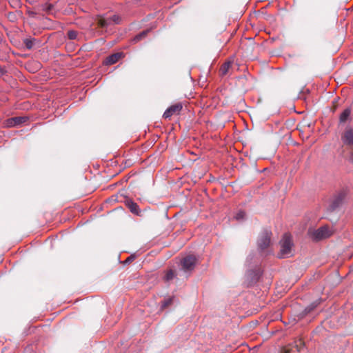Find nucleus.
<instances>
[{"instance_id":"nucleus-16","label":"nucleus","mask_w":353,"mask_h":353,"mask_svg":"<svg viewBox=\"0 0 353 353\" xmlns=\"http://www.w3.org/2000/svg\"><path fill=\"white\" fill-rule=\"evenodd\" d=\"M174 299V296H169L168 298L164 299V300L162 301L161 303V309H164V308L168 307L169 305H170L172 303Z\"/></svg>"},{"instance_id":"nucleus-8","label":"nucleus","mask_w":353,"mask_h":353,"mask_svg":"<svg viewBox=\"0 0 353 353\" xmlns=\"http://www.w3.org/2000/svg\"><path fill=\"white\" fill-rule=\"evenodd\" d=\"M182 108L183 105L181 103H177L172 105L164 112L163 117L164 119H170L172 115L179 114Z\"/></svg>"},{"instance_id":"nucleus-15","label":"nucleus","mask_w":353,"mask_h":353,"mask_svg":"<svg viewBox=\"0 0 353 353\" xmlns=\"http://www.w3.org/2000/svg\"><path fill=\"white\" fill-rule=\"evenodd\" d=\"M14 121L15 123L16 127L21 125L22 123L27 122L29 120V117H14Z\"/></svg>"},{"instance_id":"nucleus-22","label":"nucleus","mask_w":353,"mask_h":353,"mask_svg":"<svg viewBox=\"0 0 353 353\" xmlns=\"http://www.w3.org/2000/svg\"><path fill=\"white\" fill-rule=\"evenodd\" d=\"M99 25L102 28H105L110 25V21L109 19H101L99 20Z\"/></svg>"},{"instance_id":"nucleus-9","label":"nucleus","mask_w":353,"mask_h":353,"mask_svg":"<svg viewBox=\"0 0 353 353\" xmlns=\"http://www.w3.org/2000/svg\"><path fill=\"white\" fill-rule=\"evenodd\" d=\"M341 141L344 145L353 146V128H347L341 136Z\"/></svg>"},{"instance_id":"nucleus-3","label":"nucleus","mask_w":353,"mask_h":353,"mask_svg":"<svg viewBox=\"0 0 353 353\" xmlns=\"http://www.w3.org/2000/svg\"><path fill=\"white\" fill-rule=\"evenodd\" d=\"M281 250L278 254L279 258H285L291 255L292 248L293 243L291 237L288 234H285L282 240L280 241Z\"/></svg>"},{"instance_id":"nucleus-26","label":"nucleus","mask_w":353,"mask_h":353,"mask_svg":"<svg viewBox=\"0 0 353 353\" xmlns=\"http://www.w3.org/2000/svg\"><path fill=\"white\" fill-rule=\"evenodd\" d=\"M6 72H7L6 70L4 68L0 66V74L1 75L5 74L6 73Z\"/></svg>"},{"instance_id":"nucleus-28","label":"nucleus","mask_w":353,"mask_h":353,"mask_svg":"<svg viewBox=\"0 0 353 353\" xmlns=\"http://www.w3.org/2000/svg\"><path fill=\"white\" fill-rule=\"evenodd\" d=\"M349 161L353 164V156H350Z\"/></svg>"},{"instance_id":"nucleus-14","label":"nucleus","mask_w":353,"mask_h":353,"mask_svg":"<svg viewBox=\"0 0 353 353\" xmlns=\"http://www.w3.org/2000/svg\"><path fill=\"white\" fill-rule=\"evenodd\" d=\"M351 114V109L350 108H346L341 114L339 120L341 123H345L350 117Z\"/></svg>"},{"instance_id":"nucleus-1","label":"nucleus","mask_w":353,"mask_h":353,"mask_svg":"<svg viewBox=\"0 0 353 353\" xmlns=\"http://www.w3.org/2000/svg\"><path fill=\"white\" fill-rule=\"evenodd\" d=\"M246 270L244 275V283L247 287L254 286L263 275V270L256 254L251 252L245 261Z\"/></svg>"},{"instance_id":"nucleus-7","label":"nucleus","mask_w":353,"mask_h":353,"mask_svg":"<svg viewBox=\"0 0 353 353\" xmlns=\"http://www.w3.org/2000/svg\"><path fill=\"white\" fill-rule=\"evenodd\" d=\"M321 303V299L315 300L314 301L307 305L303 310L299 312L296 316L299 319H303L312 312L320 303Z\"/></svg>"},{"instance_id":"nucleus-21","label":"nucleus","mask_w":353,"mask_h":353,"mask_svg":"<svg viewBox=\"0 0 353 353\" xmlns=\"http://www.w3.org/2000/svg\"><path fill=\"white\" fill-rule=\"evenodd\" d=\"M174 277V273L173 270H170L166 272V274L164 276V279L166 281H170V280L173 279Z\"/></svg>"},{"instance_id":"nucleus-2","label":"nucleus","mask_w":353,"mask_h":353,"mask_svg":"<svg viewBox=\"0 0 353 353\" xmlns=\"http://www.w3.org/2000/svg\"><path fill=\"white\" fill-rule=\"evenodd\" d=\"M347 192L342 190L336 192L330 199L327 208V212H339L346 202Z\"/></svg>"},{"instance_id":"nucleus-23","label":"nucleus","mask_w":353,"mask_h":353,"mask_svg":"<svg viewBox=\"0 0 353 353\" xmlns=\"http://www.w3.org/2000/svg\"><path fill=\"white\" fill-rule=\"evenodd\" d=\"M109 20L110 21V23L112 22H113L116 24H119L121 22V17H120V16H119L117 14H114L112 17H111L110 18H109Z\"/></svg>"},{"instance_id":"nucleus-10","label":"nucleus","mask_w":353,"mask_h":353,"mask_svg":"<svg viewBox=\"0 0 353 353\" xmlns=\"http://www.w3.org/2000/svg\"><path fill=\"white\" fill-rule=\"evenodd\" d=\"M124 203L132 214L137 216L141 215V210L139 205L131 199L126 197L125 199Z\"/></svg>"},{"instance_id":"nucleus-13","label":"nucleus","mask_w":353,"mask_h":353,"mask_svg":"<svg viewBox=\"0 0 353 353\" xmlns=\"http://www.w3.org/2000/svg\"><path fill=\"white\" fill-rule=\"evenodd\" d=\"M150 32V30L148 29V30H143L141 32H140L139 34H137L132 39V42L134 43H136L139 41H140L141 40H142L143 39H144L148 34V32Z\"/></svg>"},{"instance_id":"nucleus-11","label":"nucleus","mask_w":353,"mask_h":353,"mask_svg":"<svg viewBox=\"0 0 353 353\" xmlns=\"http://www.w3.org/2000/svg\"><path fill=\"white\" fill-rule=\"evenodd\" d=\"M123 57V52L114 53L106 57L103 63L106 65H112L116 63Z\"/></svg>"},{"instance_id":"nucleus-17","label":"nucleus","mask_w":353,"mask_h":353,"mask_svg":"<svg viewBox=\"0 0 353 353\" xmlns=\"http://www.w3.org/2000/svg\"><path fill=\"white\" fill-rule=\"evenodd\" d=\"M39 8L41 10L50 12L54 8V5L50 3H45L39 5Z\"/></svg>"},{"instance_id":"nucleus-24","label":"nucleus","mask_w":353,"mask_h":353,"mask_svg":"<svg viewBox=\"0 0 353 353\" xmlns=\"http://www.w3.org/2000/svg\"><path fill=\"white\" fill-rule=\"evenodd\" d=\"M68 37L70 40H74L77 37V32L76 31H74V30H69L68 32Z\"/></svg>"},{"instance_id":"nucleus-5","label":"nucleus","mask_w":353,"mask_h":353,"mask_svg":"<svg viewBox=\"0 0 353 353\" xmlns=\"http://www.w3.org/2000/svg\"><path fill=\"white\" fill-rule=\"evenodd\" d=\"M196 263V258L192 255L184 257L181 261V270L187 276L194 270Z\"/></svg>"},{"instance_id":"nucleus-30","label":"nucleus","mask_w":353,"mask_h":353,"mask_svg":"<svg viewBox=\"0 0 353 353\" xmlns=\"http://www.w3.org/2000/svg\"><path fill=\"white\" fill-rule=\"evenodd\" d=\"M190 154H191V155H193V154H194V153L193 152H192L190 153Z\"/></svg>"},{"instance_id":"nucleus-20","label":"nucleus","mask_w":353,"mask_h":353,"mask_svg":"<svg viewBox=\"0 0 353 353\" xmlns=\"http://www.w3.org/2000/svg\"><path fill=\"white\" fill-rule=\"evenodd\" d=\"M245 217V212L243 210H239L234 216V218L238 221H242Z\"/></svg>"},{"instance_id":"nucleus-18","label":"nucleus","mask_w":353,"mask_h":353,"mask_svg":"<svg viewBox=\"0 0 353 353\" xmlns=\"http://www.w3.org/2000/svg\"><path fill=\"white\" fill-rule=\"evenodd\" d=\"M36 39L34 38H26L23 40V43L27 49L30 50L33 48Z\"/></svg>"},{"instance_id":"nucleus-12","label":"nucleus","mask_w":353,"mask_h":353,"mask_svg":"<svg viewBox=\"0 0 353 353\" xmlns=\"http://www.w3.org/2000/svg\"><path fill=\"white\" fill-rule=\"evenodd\" d=\"M232 63L233 61L232 60H228L224 62L219 68V75L221 77H224L230 74V71L232 68Z\"/></svg>"},{"instance_id":"nucleus-6","label":"nucleus","mask_w":353,"mask_h":353,"mask_svg":"<svg viewBox=\"0 0 353 353\" xmlns=\"http://www.w3.org/2000/svg\"><path fill=\"white\" fill-rule=\"evenodd\" d=\"M309 234L312 240L319 241L330 237L332 235V232L328 226L324 225L313 231H310Z\"/></svg>"},{"instance_id":"nucleus-19","label":"nucleus","mask_w":353,"mask_h":353,"mask_svg":"<svg viewBox=\"0 0 353 353\" xmlns=\"http://www.w3.org/2000/svg\"><path fill=\"white\" fill-rule=\"evenodd\" d=\"M3 125L4 127H6V128L16 127L13 117H11V118H9V119L5 120L3 123Z\"/></svg>"},{"instance_id":"nucleus-27","label":"nucleus","mask_w":353,"mask_h":353,"mask_svg":"<svg viewBox=\"0 0 353 353\" xmlns=\"http://www.w3.org/2000/svg\"><path fill=\"white\" fill-rule=\"evenodd\" d=\"M132 163L131 162V161L130 159H127L125 161V165L126 166L129 167V166L132 165Z\"/></svg>"},{"instance_id":"nucleus-25","label":"nucleus","mask_w":353,"mask_h":353,"mask_svg":"<svg viewBox=\"0 0 353 353\" xmlns=\"http://www.w3.org/2000/svg\"><path fill=\"white\" fill-rule=\"evenodd\" d=\"M136 258V256L134 254H131L124 261V264H129L131 262H132Z\"/></svg>"},{"instance_id":"nucleus-29","label":"nucleus","mask_w":353,"mask_h":353,"mask_svg":"<svg viewBox=\"0 0 353 353\" xmlns=\"http://www.w3.org/2000/svg\"><path fill=\"white\" fill-rule=\"evenodd\" d=\"M30 14H32V15H34V14H35V13H34V12H31V13H30Z\"/></svg>"},{"instance_id":"nucleus-4","label":"nucleus","mask_w":353,"mask_h":353,"mask_svg":"<svg viewBox=\"0 0 353 353\" xmlns=\"http://www.w3.org/2000/svg\"><path fill=\"white\" fill-rule=\"evenodd\" d=\"M272 232L268 229H264L259 234L257 239V247L260 252L268 248L271 241Z\"/></svg>"}]
</instances>
